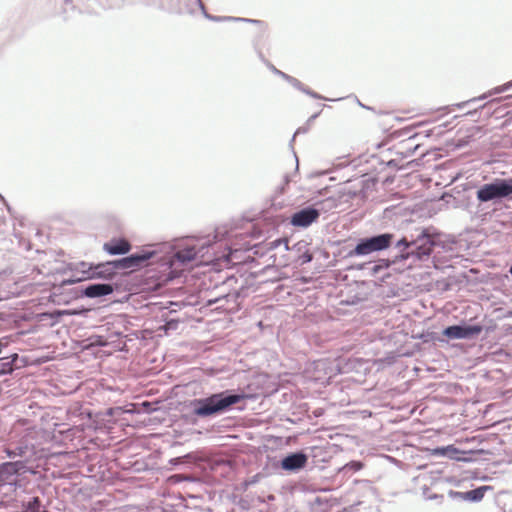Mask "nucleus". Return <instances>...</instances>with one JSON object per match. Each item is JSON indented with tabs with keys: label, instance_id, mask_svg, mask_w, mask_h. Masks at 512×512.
I'll use <instances>...</instances> for the list:
<instances>
[{
	"label": "nucleus",
	"instance_id": "obj_1",
	"mask_svg": "<svg viewBox=\"0 0 512 512\" xmlns=\"http://www.w3.org/2000/svg\"><path fill=\"white\" fill-rule=\"evenodd\" d=\"M454 235L446 234L433 226L416 229V234L392 231L376 232L355 240L353 247H342L335 256L360 258L388 252V255L403 254L416 261H427L434 252H453L457 245Z\"/></svg>",
	"mask_w": 512,
	"mask_h": 512
},
{
	"label": "nucleus",
	"instance_id": "obj_2",
	"mask_svg": "<svg viewBox=\"0 0 512 512\" xmlns=\"http://www.w3.org/2000/svg\"><path fill=\"white\" fill-rule=\"evenodd\" d=\"M231 237L226 230L217 228L213 236V240L209 236L193 239L180 240L174 245L166 243L155 245L160 250L159 256L161 260L158 263L162 267L169 268L177 263L183 267H193L208 264L215 259H224L225 261H233L234 254L240 250H250L251 245L243 243L239 248L228 245L227 243H217L218 237Z\"/></svg>",
	"mask_w": 512,
	"mask_h": 512
},
{
	"label": "nucleus",
	"instance_id": "obj_3",
	"mask_svg": "<svg viewBox=\"0 0 512 512\" xmlns=\"http://www.w3.org/2000/svg\"><path fill=\"white\" fill-rule=\"evenodd\" d=\"M269 378L267 374L255 376L244 389H224L204 394L188 401L189 412L182 415L186 423L196 425L199 420H212L234 410L242 411L246 400L255 401L269 395L262 385Z\"/></svg>",
	"mask_w": 512,
	"mask_h": 512
},
{
	"label": "nucleus",
	"instance_id": "obj_4",
	"mask_svg": "<svg viewBox=\"0 0 512 512\" xmlns=\"http://www.w3.org/2000/svg\"><path fill=\"white\" fill-rule=\"evenodd\" d=\"M238 279L235 275L226 274L221 281H217L206 299V306L219 304L217 309L233 310L239 305V299L246 295L243 285L236 287Z\"/></svg>",
	"mask_w": 512,
	"mask_h": 512
},
{
	"label": "nucleus",
	"instance_id": "obj_5",
	"mask_svg": "<svg viewBox=\"0 0 512 512\" xmlns=\"http://www.w3.org/2000/svg\"><path fill=\"white\" fill-rule=\"evenodd\" d=\"M160 250L156 246H146L141 249L122 255V257L109 260L113 279L120 273L126 271H133L136 269H142L148 265V262L158 263L161 260L159 256Z\"/></svg>",
	"mask_w": 512,
	"mask_h": 512
},
{
	"label": "nucleus",
	"instance_id": "obj_6",
	"mask_svg": "<svg viewBox=\"0 0 512 512\" xmlns=\"http://www.w3.org/2000/svg\"><path fill=\"white\" fill-rule=\"evenodd\" d=\"M476 199L479 203L490 202L494 205L512 200V177L493 178L480 185L476 190Z\"/></svg>",
	"mask_w": 512,
	"mask_h": 512
},
{
	"label": "nucleus",
	"instance_id": "obj_7",
	"mask_svg": "<svg viewBox=\"0 0 512 512\" xmlns=\"http://www.w3.org/2000/svg\"><path fill=\"white\" fill-rule=\"evenodd\" d=\"M39 471L29 464L27 459H19L0 463V478L6 485L18 488L25 487L28 483L27 475H37Z\"/></svg>",
	"mask_w": 512,
	"mask_h": 512
},
{
	"label": "nucleus",
	"instance_id": "obj_8",
	"mask_svg": "<svg viewBox=\"0 0 512 512\" xmlns=\"http://www.w3.org/2000/svg\"><path fill=\"white\" fill-rule=\"evenodd\" d=\"M67 269H69V272H76L82 274L84 281L95 279H113L109 260L97 263L87 261L69 262L67 263Z\"/></svg>",
	"mask_w": 512,
	"mask_h": 512
},
{
	"label": "nucleus",
	"instance_id": "obj_9",
	"mask_svg": "<svg viewBox=\"0 0 512 512\" xmlns=\"http://www.w3.org/2000/svg\"><path fill=\"white\" fill-rule=\"evenodd\" d=\"M485 326L481 323H471L467 320H461L457 324L448 325L442 329V336L448 340H472L480 336Z\"/></svg>",
	"mask_w": 512,
	"mask_h": 512
},
{
	"label": "nucleus",
	"instance_id": "obj_10",
	"mask_svg": "<svg viewBox=\"0 0 512 512\" xmlns=\"http://www.w3.org/2000/svg\"><path fill=\"white\" fill-rule=\"evenodd\" d=\"M420 261H416L414 257H404L403 254L388 255L386 258H379L376 261H369L366 276L384 278L387 274H380L390 267L395 265H402L407 267L415 266Z\"/></svg>",
	"mask_w": 512,
	"mask_h": 512
},
{
	"label": "nucleus",
	"instance_id": "obj_11",
	"mask_svg": "<svg viewBox=\"0 0 512 512\" xmlns=\"http://www.w3.org/2000/svg\"><path fill=\"white\" fill-rule=\"evenodd\" d=\"M322 204V201H318L315 205H307L296 210L287 217L289 224L295 228L307 229L320 218L323 208H317L316 205Z\"/></svg>",
	"mask_w": 512,
	"mask_h": 512
},
{
	"label": "nucleus",
	"instance_id": "obj_12",
	"mask_svg": "<svg viewBox=\"0 0 512 512\" xmlns=\"http://www.w3.org/2000/svg\"><path fill=\"white\" fill-rule=\"evenodd\" d=\"M488 451L480 448V449H469V450H461L456 447L454 444L444 445V446H436L430 450V455L434 457H444L450 460H454L457 462L470 463L474 462L475 458L465 457L460 455L466 454H487Z\"/></svg>",
	"mask_w": 512,
	"mask_h": 512
},
{
	"label": "nucleus",
	"instance_id": "obj_13",
	"mask_svg": "<svg viewBox=\"0 0 512 512\" xmlns=\"http://www.w3.org/2000/svg\"><path fill=\"white\" fill-rule=\"evenodd\" d=\"M82 470L86 472V476L96 482H106L110 478V467L107 459L101 455L90 457L87 462L82 465Z\"/></svg>",
	"mask_w": 512,
	"mask_h": 512
},
{
	"label": "nucleus",
	"instance_id": "obj_14",
	"mask_svg": "<svg viewBox=\"0 0 512 512\" xmlns=\"http://www.w3.org/2000/svg\"><path fill=\"white\" fill-rule=\"evenodd\" d=\"M115 285L110 282H95L74 289L76 298L104 299L113 294Z\"/></svg>",
	"mask_w": 512,
	"mask_h": 512
},
{
	"label": "nucleus",
	"instance_id": "obj_15",
	"mask_svg": "<svg viewBox=\"0 0 512 512\" xmlns=\"http://www.w3.org/2000/svg\"><path fill=\"white\" fill-rule=\"evenodd\" d=\"M307 246L308 243L304 240L296 242L292 247H289V255H282V258L284 259L279 261L278 265L286 266L290 262H294L296 266H303L310 263L313 260V254Z\"/></svg>",
	"mask_w": 512,
	"mask_h": 512
},
{
	"label": "nucleus",
	"instance_id": "obj_16",
	"mask_svg": "<svg viewBox=\"0 0 512 512\" xmlns=\"http://www.w3.org/2000/svg\"><path fill=\"white\" fill-rule=\"evenodd\" d=\"M308 460L309 455L304 450H295L284 454L278 466L288 474H297L306 467Z\"/></svg>",
	"mask_w": 512,
	"mask_h": 512
},
{
	"label": "nucleus",
	"instance_id": "obj_17",
	"mask_svg": "<svg viewBox=\"0 0 512 512\" xmlns=\"http://www.w3.org/2000/svg\"><path fill=\"white\" fill-rule=\"evenodd\" d=\"M283 207L284 201L279 200L278 196H273L259 212V216L263 221L267 222L269 226L276 228L288 220L283 214H277Z\"/></svg>",
	"mask_w": 512,
	"mask_h": 512
},
{
	"label": "nucleus",
	"instance_id": "obj_18",
	"mask_svg": "<svg viewBox=\"0 0 512 512\" xmlns=\"http://www.w3.org/2000/svg\"><path fill=\"white\" fill-rule=\"evenodd\" d=\"M369 283L367 281H355L354 285H350L346 295H342L341 305L356 306L368 300Z\"/></svg>",
	"mask_w": 512,
	"mask_h": 512
},
{
	"label": "nucleus",
	"instance_id": "obj_19",
	"mask_svg": "<svg viewBox=\"0 0 512 512\" xmlns=\"http://www.w3.org/2000/svg\"><path fill=\"white\" fill-rule=\"evenodd\" d=\"M493 489L490 485L478 486L469 491L449 490L448 496L453 500H462L470 503H479L483 500L485 493Z\"/></svg>",
	"mask_w": 512,
	"mask_h": 512
},
{
	"label": "nucleus",
	"instance_id": "obj_20",
	"mask_svg": "<svg viewBox=\"0 0 512 512\" xmlns=\"http://www.w3.org/2000/svg\"><path fill=\"white\" fill-rule=\"evenodd\" d=\"M131 244L124 238L113 237L103 244V250L111 256H122L129 253Z\"/></svg>",
	"mask_w": 512,
	"mask_h": 512
},
{
	"label": "nucleus",
	"instance_id": "obj_21",
	"mask_svg": "<svg viewBox=\"0 0 512 512\" xmlns=\"http://www.w3.org/2000/svg\"><path fill=\"white\" fill-rule=\"evenodd\" d=\"M282 245H283L284 251L289 250V243L287 240H284L283 238H277L272 241H266V242L260 244L259 246H257V245L253 246L255 249L254 254L258 255V256H263L268 252L276 250L277 248H279Z\"/></svg>",
	"mask_w": 512,
	"mask_h": 512
},
{
	"label": "nucleus",
	"instance_id": "obj_22",
	"mask_svg": "<svg viewBox=\"0 0 512 512\" xmlns=\"http://www.w3.org/2000/svg\"><path fill=\"white\" fill-rule=\"evenodd\" d=\"M20 359L18 353H12L8 356L0 357V377L11 375L18 367L17 362Z\"/></svg>",
	"mask_w": 512,
	"mask_h": 512
},
{
	"label": "nucleus",
	"instance_id": "obj_23",
	"mask_svg": "<svg viewBox=\"0 0 512 512\" xmlns=\"http://www.w3.org/2000/svg\"><path fill=\"white\" fill-rule=\"evenodd\" d=\"M107 346H109V340L103 335L92 334L82 340L83 350H92L94 348H101Z\"/></svg>",
	"mask_w": 512,
	"mask_h": 512
},
{
	"label": "nucleus",
	"instance_id": "obj_24",
	"mask_svg": "<svg viewBox=\"0 0 512 512\" xmlns=\"http://www.w3.org/2000/svg\"><path fill=\"white\" fill-rule=\"evenodd\" d=\"M43 510H45V508L42 505L41 499L34 496L29 498L28 501L22 502L20 512H42Z\"/></svg>",
	"mask_w": 512,
	"mask_h": 512
},
{
	"label": "nucleus",
	"instance_id": "obj_25",
	"mask_svg": "<svg viewBox=\"0 0 512 512\" xmlns=\"http://www.w3.org/2000/svg\"><path fill=\"white\" fill-rule=\"evenodd\" d=\"M68 314V310L45 311L38 314L39 321L51 320V325L57 324L61 317Z\"/></svg>",
	"mask_w": 512,
	"mask_h": 512
},
{
	"label": "nucleus",
	"instance_id": "obj_26",
	"mask_svg": "<svg viewBox=\"0 0 512 512\" xmlns=\"http://www.w3.org/2000/svg\"><path fill=\"white\" fill-rule=\"evenodd\" d=\"M362 468L363 463L360 460H352L339 468L338 472L343 473L344 476H351Z\"/></svg>",
	"mask_w": 512,
	"mask_h": 512
},
{
	"label": "nucleus",
	"instance_id": "obj_27",
	"mask_svg": "<svg viewBox=\"0 0 512 512\" xmlns=\"http://www.w3.org/2000/svg\"><path fill=\"white\" fill-rule=\"evenodd\" d=\"M413 338L420 339L423 343L446 342V340L441 339L436 332L428 330L418 333L416 336H413Z\"/></svg>",
	"mask_w": 512,
	"mask_h": 512
},
{
	"label": "nucleus",
	"instance_id": "obj_28",
	"mask_svg": "<svg viewBox=\"0 0 512 512\" xmlns=\"http://www.w3.org/2000/svg\"><path fill=\"white\" fill-rule=\"evenodd\" d=\"M449 282L450 284L454 285L455 287L460 288L462 284H469L470 278L466 271H462L460 273H456L453 275H449Z\"/></svg>",
	"mask_w": 512,
	"mask_h": 512
},
{
	"label": "nucleus",
	"instance_id": "obj_29",
	"mask_svg": "<svg viewBox=\"0 0 512 512\" xmlns=\"http://www.w3.org/2000/svg\"><path fill=\"white\" fill-rule=\"evenodd\" d=\"M28 445H17L6 449V454L9 458L20 457L21 459L26 456Z\"/></svg>",
	"mask_w": 512,
	"mask_h": 512
},
{
	"label": "nucleus",
	"instance_id": "obj_30",
	"mask_svg": "<svg viewBox=\"0 0 512 512\" xmlns=\"http://www.w3.org/2000/svg\"><path fill=\"white\" fill-rule=\"evenodd\" d=\"M162 321L164 322L165 331L176 330L180 323V319L178 317H171L165 313H162Z\"/></svg>",
	"mask_w": 512,
	"mask_h": 512
},
{
	"label": "nucleus",
	"instance_id": "obj_31",
	"mask_svg": "<svg viewBox=\"0 0 512 512\" xmlns=\"http://www.w3.org/2000/svg\"><path fill=\"white\" fill-rule=\"evenodd\" d=\"M71 273H72V275L69 278H65V279L61 280V282L58 285V289L84 282V278H83L82 274L76 273V272H71Z\"/></svg>",
	"mask_w": 512,
	"mask_h": 512
},
{
	"label": "nucleus",
	"instance_id": "obj_32",
	"mask_svg": "<svg viewBox=\"0 0 512 512\" xmlns=\"http://www.w3.org/2000/svg\"><path fill=\"white\" fill-rule=\"evenodd\" d=\"M356 99V104L358 106H360L361 108L363 109H366V110H369V111H372L373 113H375L376 115H390L391 114V111L390 110H387V109H377L375 106H371V105H366V104H363L359 98H355Z\"/></svg>",
	"mask_w": 512,
	"mask_h": 512
},
{
	"label": "nucleus",
	"instance_id": "obj_33",
	"mask_svg": "<svg viewBox=\"0 0 512 512\" xmlns=\"http://www.w3.org/2000/svg\"><path fill=\"white\" fill-rule=\"evenodd\" d=\"M422 495L424 497L425 500H428V501H442L444 499V495L443 494H438V493H430V489L427 485H424L422 488Z\"/></svg>",
	"mask_w": 512,
	"mask_h": 512
},
{
	"label": "nucleus",
	"instance_id": "obj_34",
	"mask_svg": "<svg viewBox=\"0 0 512 512\" xmlns=\"http://www.w3.org/2000/svg\"><path fill=\"white\" fill-rule=\"evenodd\" d=\"M161 304L163 305L161 310L162 311L167 310V313H166L167 315L176 313L183 306V304H181L180 302H176V301H167L165 304L164 303H161Z\"/></svg>",
	"mask_w": 512,
	"mask_h": 512
},
{
	"label": "nucleus",
	"instance_id": "obj_35",
	"mask_svg": "<svg viewBox=\"0 0 512 512\" xmlns=\"http://www.w3.org/2000/svg\"><path fill=\"white\" fill-rule=\"evenodd\" d=\"M109 346H112L115 350L120 352H128L126 341H123V339L109 340Z\"/></svg>",
	"mask_w": 512,
	"mask_h": 512
},
{
	"label": "nucleus",
	"instance_id": "obj_36",
	"mask_svg": "<svg viewBox=\"0 0 512 512\" xmlns=\"http://www.w3.org/2000/svg\"><path fill=\"white\" fill-rule=\"evenodd\" d=\"M157 405H158V403L143 401L140 403V406L142 408L141 412L151 414V413L157 411V409H158Z\"/></svg>",
	"mask_w": 512,
	"mask_h": 512
},
{
	"label": "nucleus",
	"instance_id": "obj_37",
	"mask_svg": "<svg viewBox=\"0 0 512 512\" xmlns=\"http://www.w3.org/2000/svg\"><path fill=\"white\" fill-rule=\"evenodd\" d=\"M314 504L318 506L324 505L325 508L322 510V512H328L331 505L329 504V500L327 498H322L320 496H317L314 500Z\"/></svg>",
	"mask_w": 512,
	"mask_h": 512
},
{
	"label": "nucleus",
	"instance_id": "obj_38",
	"mask_svg": "<svg viewBox=\"0 0 512 512\" xmlns=\"http://www.w3.org/2000/svg\"><path fill=\"white\" fill-rule=\"evenodd\" d=\"M188 512H213L210 506L194 505L187 507Z\"/></svg>",
	"mask_w": 512,
	"mask_h": 512
},
{
	"label": "nucleus",
	"instance_id": "obj_39",
	"mask_svg": "<svg viewBox=\"0 0 512 512\" xmlns=\"http://www.w3.org/2000/svg\"><path fill=\"white\" fill-rule=\"evenodd\" d=\"M261 476L260 474H255L251 477H249L247 480L243 482V485L247 488L249 486L255 485L259 482Z\"/></svg>",
	"mask_w": 512,
	"mask_h": 512
},
{
	"label": "nucleus",
	"instance_id": "obj_40",
	"mask_svg": "<svg viewBox=\"0 0 512 512\" xmlns=\"http://www.w3.org/2000/svg\"><path fill=\"white\" fill-rule=\"evenodd\" d=\"M290 83L298 89V91L305 93V94H311V91L307 88H305L297 79H291Z\"/></svg>",
	"mask_w": 512,
	"mask_h": 512
},
{
	"label": "nucleus",
	"instance_id": "obj_41",
	"mask_svg": "<svg viewBox=\"0 0 512 512\" xmlns=\"http://www.w3.org/2000/svg\"><path fill=\"white\" fill-rule=\"evenodd\" d=\"M124 336H125V333L123 331H120V330H114V331H111L108 335V337H106L108 340H114V339H124Z\"/></svg>",
	"mask_w": 512,
	"mask_h": 512
},
{
	"label": "nucleus",
	"instance_id": "obj_42",
	"mask_svg": "<svg viewBox=\"0 0 512 512\" xmlns=\"http://www.w3.org/2000/svg\"><path fill=\"white\" fill-rule=\"evenodd\" d=\"M368 262L364 263H358V264H352L350 265L347 270H361L367 272Z\"/></svg>",
	"mask_w": 512,
	"mask_h": 512
},
{
	"label": "nucleus",
	"instance_id": "obj_43",
	"mask_svg": "<svg viewBox=\"0 0 512 512\" xmlns=\"http://www.w3.org/2000/svg\"><path fill=\"white\" fill-rule=\"evenodd\" d=\"M486 98H482V97H479V98H470L468 101L466 102H463V103H460V104H455V106H457L458 108H462L464 106H470L471 104L475 103V102H478V101H482V100H485Z\"/></svg>",
	"mask_w": 512,
	"mask_h": 512
},
{
	"label": "nucleus",
	"instance_id": "obj_44",
	"mask_svg": "<svg viewBox=\"0 0 512 512\" xmlns=\"http://www.w3.org/2000/svg\"><path fill=\"white\" fill-rule=\"evenodd\" d=\"M512 83H507L505 85H502V86H498L496 88H494L492 91H490V94H500V93H503L505 92L509 86H511Z\"/></svg>",
	"mask_w": 512,
	"mask_h": 512
},
{
	"label": "nucleus",
	"instance_id": "obj_45",
	"mask_svg": "<svg viewBox=\"0 0 512 512\" xmlns=\"http://www.w3.org/2000/svg\"><path fill=\"white\" fill-rule=\"evenodd\" d=\"M138 337H139L138 336V332L137 331H132V332H130L128 334H125L123 341H126V343L127 342H131L134 339H137Z\"/></svg>",
	"mask_w": 512,
	"mask_h": 512
},
{
	"label": "nucleus",
	"instance_id": "obj_46",
	"mask_svg": "<svg viewBox=\"0 0 512 512\" xmlns=\"http://www.w3.org/2000/svg\"><path fill=\"white\" fill-rule=\"evenodd\" d=\"M87 312V310L84 307L81 308H75L68 311L69 315H84Z\"/></svg>",
	"mask_w": 512,
	"mask_h": 512
},
{
	"label": "nucleus",
	"instance_id": "obj_47",
	"mask_svg": "<svg viewBox=\"0 0 512 512\" xmlns=\"http://www.w3.org/2000/svg\"><path fill=\"white\" fill-rule=\"evenodd\" d=\"M446 482L456 487L460 486L461 483V481L454 476L447 477Z\"/></svg>",
	"mask_w": 512,
	"mask_h": 512
},
{
	"label": "nucleus",
	"instance_id": "obj_48",
	"mask_svg": "<svg viewBox=\"0 0 512 512\" xmlns=\"http://www.w3.org/2000/svg\"><path fill=\"white\" fill-rule=\"evenodd\" d=\"M310 125H307V123L304 126L299 127L296 132L294 133L291 142L294 140V137L297 134L306 133L309 130Z\"/></svg>",
	"mask_w": 512,
	"mask_h": 512
},
{
	"label": "nucleus",
	"instance_id": "obj_49",
	"mask_svg": "<svg viewBox=\"0 0 512 512\" xmlns=\"http://www.w3.org/2000/svg\"><path fill=\"white\" fill-rule=\"evenodd\" d=\"M397 355L394 352L387 353L385 360L388 364H393L396 362Z\"/></svg>",
	"mask_w": 512,
	"mask_h": 512
},
{
	"label": "nucleus",
	"instance_id": "obj_50",
	"mask_svg": "<svg viewBox=\"0 0 512 512\" xmlns=\"http://www.w3.org/2000/svg\"><path fill=\"white\" fill-rule=\"evenodd\" d=\"M320 114H321V110H320V111H318V112L313 113V114H312V115L307 119V122H306V123H307V125H311V123H312L314 120H316V119L319 117V115H320Z\"/></svg>",
	"mask_w": 512,
	"mask_h": 512
},
{
	"label": "nucleus",
	"instance_id": "obj_51",
	"mask_svg": "<svg viewBox=\"0 0 512 512\" xmlns=\"http://www.w3.org/2000/svg\"><path fill=\"white\" fill-rule=\"evenodd\" d=\"M455 286L450 284L449 282V276L446 278L445 282H444V286H443V290L444 291H449L451 289H453Z\"/></svg>",
	"mask_w": 512,
	"mask_h": 512
},
{
	"label": "nucleus",
	"instance_id": "obj_52",
	"mask_svg": "<svg viewBox=\"0 0 512 512\" xmlns=\"http://www.w3.org/2000/svg\"><path fill=\"white\" fill-rule=\"evenodd\" d=\"M386 167H397L398 161L396 159H390L387 162L383 163Z\"/></svg>",
	"mask_w": 512,
	"mask_h": 512
},
{
	"label": "nucleus",
	"instance_id": "obj_53",
	"mask_svg": "<svg viewBox=\"0 0 512 512\" xmlns=\"http://www.w3.org/2000/svg\"><path fill=\"white\" fill-rule=\"evenodd\" d=\"M2 201L4 202V204H5V206H6V209H7L8 213L12 215V212H13L12 207L9 205V203H8L5 199H4V200H2Z\"/></svg>",
	"mask_w": 512,
	"mask_h": 512
},
{
	"label": "nucleus",
	"instance_id": "obj_54",
	"mask_svg": "<svg viewBox=\"0 0 512 512\" xmlns=\"http://www.w3.org/2000/svg\"><path fill=\"white\" fill-rule=\"evenodd\" d=\"M68 271H69V269H67V263L65 264V266L63 268L57 269V272L60 274H65Z\"/></svg>",
	"mask_w": 512,
	"mask_h": 512
},
{
	"label": "nucleus",
	"instance_id": "obj_55",
	"mask_svg": "<svg viewBox=\"0 0 512 512\" xmlns=\"http://www.w3.org/2000/svg\"><path fill=\"white\" fill-rule=\"evenodd\" d=\"M422 133L424 134V136H425L426 138H429V137H431V135L433 134V130H432V129L425 130V131H423Z\"/></svg>",
	"mask_w": 512,
	"mask_h": 512
},
{
	"label": "nucleus",
	"instance_id": "obj_56",
	"mask_svg": "<svg viewBox=\"0 0 512 512\" xmlns=\"http://www.w3.org/2000/svg\"><path fill=\"white\" fill-rule=\"evenodd\" d=\"M6 348V343L0 339V355L2 354L3 350Z\"/></svg>",
	"mask_w": 512,
	"mask_h": 512
},
{
	"label": "nucleus",
	"instance_id": "obj_57",
	"mask_svg": "<svg viewBox=\"0 0 512 512\" xmlns=\"http://www.w3.org/2000/svg\"><path fill=\"white\" fill-rule=\"evenodd\" d=\"M323 100L325 101H339V100H343L344 98H330V97H327V98H322Z\"/></svg>",
	"mask_w": 512,
	"mask_h": 512
},
{
	"label": "nucleus",
	"instance_id": "obj_58",
	"mask_svg": "<svg viewBox=\"0 0 512 512\" xmlns=\"http://www.w3.org/2000/svg\"><path fill=\"white\" fill-rule=\"evenodd\" d=\"M249 21L252 22V23H255V24L263 25V22H261L259 20H249Z\"/></svg>",
	"mask_w": 512,
	"mask_h": 512
},
{
	"label": "nucleus",
	"instance_id": "obj_59",
	"mask_svg": "<svg viewBox=\"0 0 512 512\" xmlns=\"http://www.w3.org/2000/svg\"><path fill=\"white\" fill-rule=\"evenodd\" d=\"M294 157L296 159V167H295V170L297 171L298 170V158L296 156V154L294 153Z\"/></svg>",
	"mask_w": 512,
	"mask_h": 512
},
{
	"label": "nucleus",
	"instance_id": "obj_60",
	"mask_svg": "<svg viewBox=\"0 0 512 512\" xmlns=\"http://www.w3.org/2000/svg\"><path fill=\"white\" fill-rule=\"evenodd\" d=\"M270 258H274V263H275L277 261V254L275 253V254L271 255Z\"/></svg>",
	"mask_w": 512,
	"mask_h": 512
},
{
	"label": "nucleus",
	"instance_id": "obj_61",
	"mask_svg": "<svg viewBox=\"0 0 512 512\" xmlns=\"http://www.w3.org/2000/svg\"><path fill=\"white\" fill-rule=\"evenodd\" d=\"M4 485H6V483H4L3 478H0V487H1V486H4Z\"/></svg>",
	"mask_w": 512,
	"mask_h": 512
},
{
	"label": "nucleus",
	"instance_id": "obj_62",
	"mask_svg": "<svg viewBox=\"0 0 512 512\" xmlns=\"http://www.w3.org/2000/svg\"><path fill=\"white\" fill-rule=\"evenodd\" d=\"M475 455H476V454H466V455H464V456H465V457H471V458H474V456H475Z\"/></svg>",
	"mask_w": 512,
	"mask_h": 512
},
{
	"label": "nucleus",
	"instance_id": "obj_63",
	"mask_svg": "<svg viewBox=\"0 0 512 512\" xmlns=\"http://www.w3.org/2000/svg\"><path fill=\"white\" fill-rule=\"evenodd\" d=\"M509 273H510V275L512 276V264H511V265H510V267H509Z\"/></svg>",
	"mask_w": 512,
	"mask_h": 512
},
{
	"label": "nucleus",
	"instance_id": "obj_64",
	"mask_svg": "<svg viewBox=\"0 0 512 512\" xmlns=\"http://www.w3.org/2000/svg\"><path fill=\"white\" fill-rule=\"evenodd\" d=\"M326 201H327V202H328V201H331V202L335 203V200H334V199H332V198H327V200H326Z\"/></svg>",
	"mask_w": 512,
	"mask_h": 512
}]
</instances>
